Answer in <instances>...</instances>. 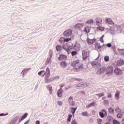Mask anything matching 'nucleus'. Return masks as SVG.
Listing matches in <instances>:
<instances>
[{
    "mask_svg": "<svg viewBox=\"0 0 124 124\" xmlns=\"http://www.w3.org/2000/svg\"><path fill=\"white\" fill-rule=\"evenodd\" d=\"M71 66L77 71L83 69V63L80 62L79 60L74 61L71 63Z\"/></svg>",
    "mask_w": 124,
    "mask_h": 124,
    "instance_id": "f257e3e1",
    "label": "nucleus"
},
{
    "mask_svg": "<svg viewBox=\"0 0 124 124\" xmlns=\"http://www.w3.org/2000/svg\"><path fill=\"white\" fill-rule=\"evenodd\" d=\"M50 76H46L45 77V80L46 84H48L49 83H51L54 80H56V79H60V77L56 76L53 78H49Z\"/></svg>",
    "mask_w": 124,
    "mask_h": 124,
    "instance_id": "f03ea898",
    "label": "nucleus"
},
{
    "mask_svg": "<svg viewBox=\"0 0 124 124\" xmlns=\"http://www.w3.org/2000/svg\"><path fill=\"white\" fill-rule=\"evenodd\" d=\"M90 53L91 51H89L88 49L82 50V59L84 61H86L87 59H88L90 57Z\"/></svg>",
    "mask_w": 124,
    "mask_h": 124,
    "instance_id": "7ed1b4c3",
    "label": "nucleus"
},
{
    "mask_svg": "<svg viewBox=\"0 0 124 124\" xmlns=\"http://www.w3.org/2000/svg\"><path fill=\"white\" fill-rule=\"evenodd\" d=\"M114 72V68H113V66H109L107 68L106 73L107 75L110 76V75H112L113 73Z\"/></svg>",
    "mask_w": 124,
    "mask_h": 124,
    "instance_id": "20e7f679",
    "label": "nucleus"
},
{
    "mask_svg": "<svg viewBox=\"0 0 124 124\" xmlns=\"http://www.w3.org/2000/svg\"><path fill=\"white\" fill-rule=\"evenodd\" d=\"M63 35L65 37H68L69 36H71L72 34V30H67L64 31Z\"/></svg>",
    "mask_w": 124,
    "mask_h": 124,
    "instance_id": "39448f33",
    "label": "nucleus"
},
{
    "mask_svg": "<svg viewBox=\"0 0 124 124\" xmlns=\"http://www.w3.org/2000/svg\"><path fill=\"white\" fill-rule=\"evenodd\" d=\"M99 114L100 117H101V118L103 119L104 117L105 116L106 117L107 116V111H106L105 109H102L101 111H100L99 112Z\"/></svg>",
    "mask_w": 124,
    "mask_h": 124,
    "instance_id": "423d86ee",
    "label": "nucleus"
},
{
    "mask_svg": "<svg viewBox=\"0 0 124 124\" xmlns=\"http://www.w3.org/2000/svg\"><path fill=\"white\" fill-rule=\"evenodd\" d=\"M92 66H93V67H94V68H96V67L97 68H99V67H100V66H101V64H100V63L99 62H92Z\"/></svg>",
    "mask_w": 124,
    "mask_h": 124,
    "instance_id": "0eeeda50",
    "label": "nucleus"
},
{
    "mask_svg": "<svg viewBox=\"0 0 124 124\" xmlns=\"http://www.w3.org/2000/svg\"><path fill=\"white\" fill-rule=\"evenodd\" d=\"M112 30H113L111 32L112 33H115L116 31H117V32H121L122 31V27H121L120 26L118 25L116 27H115Z\"/></svg>",
    "mask_w": 124,
    "mask_h": 124,
    "instance_id": "6e6552de",
    "label": "nucleus"
},
{
    "mask_svg": "<svg viewBox=\"0 0 124 124\" xmlns=\"http://www.w3.org/2000/svg\"><path fill=\"white\" fill-rule=\"evenodd\" d=\"M84 27V24L83 23H78L75 26V29H77L78 30H79L81 31H82V28Z\"/></svg>",
    "mask_w": 124,
    "mask_h": 124,
    "instance_id": "1a4fd4ad",
    "label": "nucleus"
},
{
    "mask_svg": "<svg viewBox=\"0 0 124 124\" xmlns=\"http://www.w3.org/2000/svg\"><path fill=\"white\" fill-rule=\"evenodd\" d=\"M96 24L97 26L102 25V18L101 17H97L95 19Z\"/></svg>",
    "mask_w": 124,
    "mask_h": 124,
    "instance_id": "9d476101",
    "label": "nucleus"
},
{
    "mask_svg": "<svg viewBox=\"0 0 124 124\" xmlns=\"http://www.w3.org/2000/svg\"><path fill=\"white\" fill-rule=\"evenodd\" d=\"M73 50H76V51H79L80 48H81V45L79 43H77L75 44V45L73 46Z\"/></svg>",
    "mask_w": 124,
    "mask_h": 124,
    "instance_id": "9b49d317",
    "label": "nucleus"
},
{
    "mask_svg": "<svg viewBox=\"0 0 124 124\" xmlns=\"http://www.w3.org/2000/svg\"><path fill=\"white\" fill-rule=\"evenodd\" d=\"M114 73H115L116 75H122V74H123V71L119 68H115L114 69Z\"/></svg>",
    "mask_w": 124,
    "mask_h": 124,
    "instance_id": "f8f14e48",
    "label": "nucleus"
},
{
    "mask_svg": "<svg viewBox=\"0 0 124 124\" xmlns=\"http://www.w3.org/2000/svg\"><path fill=\"white\" fill-rule=\"evenodd\" d=\"M68 101H69L70 105H71V106H75V102L73 101V97L70 96L69 98Z\"/></svg>",
    "mask_w": 124,
    "mask_h": 124,
    "instance_id": "ddd939ff",
    "label": "nucleus"
},
{
    "mask_svg": "<svg viewBox=\"0 0 124 124\" xmlns=\"http://www.w3.org/2000/svg\"><path fill=\"white\" fill-rule=\"evenodd\" d=\"M106 70V68L102 67L97 71V74H103V73L105 72Z\"/></svg>",
    "mask_w": 124,
    "mask_h": 124,
    "instance_id": "4468645a",
    "label": "nucleus"
},
{
    "mask_svg": "<svg viewBox=\"0 0 124 124\" xmlns=\"http://www.w3.org/2000/svg\"><path fill=\"white\" fill-rule=\"evenodd\" d=\"M95 39H87V42L89 45H92V44H93L94 42H95Z\"/></svg>",
    "mask_w": 124,
    "mask_h": 124,
    "instance_id": "2eb2a0df",
    "label": "nucleus"
},
{
    "mask_svg": "<svg viewBox=\"0 0 124 124\" xmlns=\"http://www.w3.org/2000/svg\"><path fill=\"white\" fill-rule=\"evenodd\" d=\"M31 68L24 69L22 71L21 74H22L23 76H24L25 74H27V73H28V71L31 70Z\"/></svg>",
    "mask_w": 124,
    "mask_h": 124,
    "instance_id": "dca6fc26",
    "label": "nucleus"
},
{
    "mask_svg": "<svg viewBox=\"0 0 124 124\" xmlns=\"http://www.w3.org/2000/svg\"><path fill=\"white\" fill-rule=\"evenodd\" d=\"M120 91H116L114 96H115V98H116L117 100H119L120 99Z\"/></svg>",
    "mask_w": 124,
    "mask_h": 124,
    "instance_id": "f3484780",
    "label": "nucleus"
},
{
    "mask_svg": "<svg viewBox=\"0 0 124 124\" xmlns=\"http://www.w3.org/2000/svg\"><path fill=\"white\" fill-rule=\"evenodd\" d=\"M106 22L107 24H108L109 25H114V22H113V21H112V19L111 18H107L106 20Z\"/></svg>",
    "mask_w": 124,
    "mask_h": 124,
    "instance_id": "a211bd4d",
    "label": "nucleus"
},
{
    "mask_svg": "<svg viewBox=\"0 0 124 124\" xmlns=\"http://www.w3.org/2000/svg\"><path fill=\"white\" fill-rule=\"evenodd\" d=\"M67 57L66 55H60L59 57H58V60L59 61H62V60H66Z\"/></svg>",
    "mask_w": 124,
    "mask_h": 124,
    "instance_id": "6ab92c4d",
    "label": "nucleus"
},
{
    "mask_svg": "<svg viewBox=\"0 0 124 124\" xmlns=\"http://www.w3.org/2000/svg\"><path fill=\"white\" fill-rule=\"evenodd\" d=\"M88 86H89V84L82 83L78 84L77 85V87H82V88H86V87H88Z\"/></svg>",
    "mask_w": 124,
    "mask_h": 124,
    "instance_id": "aec40b11",
    "label": "nucleus"
},
{
    "mask_svg": "<svg viewBox=\"0 0 124 124\" xmlns=\"http://www.w3.org/2000/svg\"><path fill=\"white\" fill-rule=\"evenodd\" d=\"M117 64L119 66H122L124 65V61L123 60H118L117 61Z\"/></svg>",
    "mask_w": 124,
    "mask_h": 124,
    "instance_id": "412c9836",
    "label": "nucleus"
},
{
    "mask_svg": "<svg viewBox=\"0 0 124 124\" xmlns=\"http://www.w3.org/2000/svg\"><path fill=\"white\" fill-rule=\"evenodd\" d=\"M45 77L50 76V69L49 67L46 68V72L44 73Z\"/></svg>",
    "mask_w": 124,
    "mask_h": 124,
    "instance_id": "4be33fe9",
    "label": "nucleus"
},
{
    "mask_svg": "<svg viewBox=\"0 0 124 124\" xmlns=\"http://www.w3.org/2000/svg\"><path fill=\"white\" fill-rule=\"evenodd\" d=\"M57 94L59 97H62V91L61 89L58 90Z\"/></svg>",
    "mask_w": 124,
    "mask_h": 124,
    "instance_id": "5701e85b",
    "label": "nucleus"
},
{
    "mask_svg": "<svg viewBox=\"0 0 124 124\" xmlns=\"http://www.w3.org/2000/svg\"><path fill=\"white\" fill-rule=\"evenodd\" d=\"M61 66L63 68H65L67 66V63L65 62H61Z\"/></svg>",
    "mask_w": 124,
    "mask_h": 124,
    "instance_id": "b1692460",
    "label": "nucleus"
},
{
    "mask_svg": "<svg viewBox=\"0 0 124 124\" xmlns=\"http://www.w3.org/2000/svg\"><path fill=\"white\" fill-rule=\"evenodd\" d=\"M90 31H91V27H86L84 28L83 31H84V32H86V33H89V32H90Z\"/></svg>",
    "mask_w": 124,
    "mask_h": 124,
    "instance_id": "393cba45",
    "label": "nucleus"
},
{
    "mask_svg": "<svg viewBox=\"0 0 124 124\" xmlns=\"http://www.w3.org/2000/svg\"><path fill=\"white\" fill-rule=\"evenodd\" d=\"M28 117V113H25L22 116L21 119L20 118L19 121V122H21V121H23V120H25V119H26V118H27Z\"/></svg>",
    "mask_w": 124,
    "mask_h": 124,
    "instance_id": "a878e982",
    "label": "nucleus"
},
{
    "mask_svg": "<svg viewBox=\"0 0 124 124\" xmlns=\"http://www.w3.org/2000/svg\"><path fill=\"white\" fill-rule=\"evenodd\" d=\"M69 45L68 44H65L62 46V48L64 49V50H65V51H66L67 52L68 51Z\"/></svg>",
    "mask_w": 124,
    "mask_h": 124,
    "instance_id": "bb28decb",
    "label": "nucleus"
},
{
    "mask_svg": "<svg viewBox=\"0 0 124 124\" xmlns=\"http://www.w3.org/2000/svg\"><path fill=\"white\" fill-rule=\"evenodd\" d=\"M47 90H48V91H49V93L51 94H52V93L53 92V90H52V85H48L47 87H46Z\"/></svg>",
    "mask_w": 124,
    "mask_h": 124,
    "instance_id": "cd10ccee",
    "label": "nucleus"
},
{
    "mask_svg": "<svg viewBox=\"0 0 124 124\" xmlns=\"http://www.w3.org/2000/svg\"><path fill=\"white\" fill-rule=\"evenodd\" d=\"M95 105V102H93L92 103H90L89 105H88L86 108H91V107H93Z\"/></svg>",
    "mask_w": 124,
    "mask_h": 124,
    "instance_id": "c85d7f7f",
    "label": "nucleus"
},
{
    "mask_svg": "<svg viewBox=\"0 0 124 124\" xmlns=\"http://www.w3.org/2000/svg\"><path fill=\"white\" fill-rule=\"evenodd\" d=\"M108 112L110 113V114H111V115H113L114 113H115V110H114V108H108Z\"/></svg>",
    "mask_w": 124,
    "mask_h": 124,
    "instance_id": "c756f323",
    "label": "nucleus"
},
{
    "mask_svg": "<svg viewBox=\"0 0 124 124\" xmlns=\"http://www.w3.org/2000/svg\"><path fill=\"white\" fill-rule=\"evenodd\" d=\"M95 47L96 49H100L101 48V46H100V44L99 43H95Z\"/></svg>",
    "mask_w": 124,
    "mask_h": 124,
    "instance_id": "7c9ffc66",
    "label": "nucleus"
},
{
    "mask_svg": "<svg viewBox=\"0 0 124 124\" xmlns=\"http://www.w3.org/2000/svg\"><path fill=\"white\" fill-rule=\"evenodd\" d=\"M71 112L73 114V115H74V114H75V112H76V110H77V108H73L72 107L71 108Z\"/></svg>",
    "mask_w": 124,
    "mask_h": 124,
    "instance_id": "2f4dec72",
    "label": "nucleus"
},
{
    "mask_svg": "<svg viewBox=\"0 0 124 124\" xmlns=\"http://www.w3.org/2000/svg\"><path fill=\"white\" fill-rule=\"evenodd\" d=\"M56 48V50H57V51H58V52H61V51H62V46H57Z\"/></svg>",
    "mask_w": 124,
    "mask_h": 124,
    "instance_id": "473e14b6",
    "label": "nucleus"
},
{
    "mask_svg": "<svg viewBox=\"0 0 124 124\" xmlns=\"http://www.w3.org/2000/svg\"><path fill=\"white\" fill-rule=\"evenodd\" d=\"M96 95H97V96H98V97H101L102 96H104V95H105V94L103 93H102L96 94Z\"/></svg>",
    "mask_w": 124,
    "mask_h": 124,
    "instance_id": "72a5a7b5",
    "label": "nucleus"
},
{
    "mask_svg": "<svg viewBox=\"0 0 124 124\" xmlns=\"http://www.w3.org/2000/svg\"><path fill=\"white\" fill-rule=\"evenodd\" d=\"M86 24H90L91 25H93V20L90 19V20L87 21Z\"/></svg>",
    "mask_w": 124,
    "mask_h": 124,
    "instance_id": "f704fd0d",
    "label": "nucleus"
},
{
    "mask_svg": "<svg viewBox=\"0 0 124 124\" xmlns=\"http://www.w3.org/2000/svg\"><path fill=\"white\" fill-rule=\"evenodd\" d=\"M117 117L118 118V119H122V118H123V114L122 113L119 112L117 114Z\"/></svg>",
    "mask_w": 124,
    "mask_h": 124,
    "instance_id": "c9c22d12",
    "label": "nucleus"
},
{
    "mask_svg": "<svg viewBox=\"0 0 124 124\" xmlns=\"http://www.w3.org/2000/svg\"><path fill=\"white\" fill-rule=\"evenodd\" d=\"M72 50H73V46H72L69 45L68 46V51H67V52L68 53L69 51H72Z\"/></svg>",
    "mask_w": 124,
    "mask_h": 124,
    "instance_id": "e433bc0d",
    "label": "nucleus"
},
{
    "mask_svg": "<svg viewBox=\"0 0 124 124\" xmlns=\"http://www.w3.org/2000/svg\"><path fill=\"white\" fill-rule=\"evenodd\" d=\"M59 42H61V43H63L65 42V38L64 37H61L59 39Z\"/></svg>",
    "mask_w": 124,
    "mask_h": 124,
    "instance_id": "4c0bfd02",
    "label": "nucleus"
},
{
    "mask_svg": "<svg viewBox=\"0 0 124 124\" xmlns=\"http://www.w3.org/2000/svg\"><path fill=\"white\" fill-rule=\"evenodd\" d=\"M118 52L120 53V54H122L123 55V56H124V49H118Z\"/></svg>",
    "mask_w": 124,
    "mask_h": 124,
    "instance_id": "58836bf2",
    "label": "nucleus"
},
{
    "mask_svg": "<svg viewBox=\"0 0 124 124\" xmlns=\"http://www.w3.org/2000/svg\"><path fill=\"white\" fill-rule=\"evenodd\" d=\"M107 120L108 122H112L113 121V117L112 116H108Z\"/></svg>",
    "mask_w": 124,
    "mask_h": 124,
    "instance_id": "ea45409f",
    "label": "nucleus"
},
{
    "mask_svg": "<svg viewBox=\"0 0 124 124\" xmlns=\"http://www.w3.org/2000/svg\"><path fill=\"white\" fill-rule=\"evenodd\" d=\"M81 115L82 116H84L85 117L88 116V111L82 112L81 113Z\"/></svg>",
    "mask_w": 124,
    "mask_h": 124,
    "instance_id": "a19ab883",
    "label": "nucleus"
},
{
    "mask_svg": "<svg viewBox=\"0 0 124 124\" xmlns=\"http://www.w3.org/2000/svg\"><path fill=\"white\" fill-rule=\"evenodd\" d=\"M105 62H109V57L108 56H105L104 57Z\"/></svg>",
    "mask_w": 124,
    "mask_h": 124,
    "instance_id": "79ce46f5",
    "label": "nucleus"
},
{
    "mask_svg": "<svg viewBox=\"0 0 124 124\" xmlns=\"http://www.w3.org/2000/svg\"><path fill=\"white\" fill-rule=\"evenodd\" d=\"M51 59H52V57H51V56H49V57H48V58L47 59V60H46L47 62H48V63H50L52 62H51Z\"/></svg>",
    "mask_w": 124,
    "mask_h": 124,
    "instance_id": "37998d69",
    "label": "nucleus"
},
{
    "mask_svg": "<svg viewBox=\"0 0 124 124\" xmlns=\"http://www.w3.org/2000/svg\"><path fill=\"white\" fill-rule=\"evenodd\" d=\"M71 55L73 57L74 56H76V55H77V51H73L71 52Z\"/></svg>",
    "mask_w": 124,
    "mask_h": 124,
    "instance_id": "c03bdc74",
    "label": "nucleus"
},
{
    "mask_svg": "<svg viewBox=\"0 0 124 124\" xmlns=\"http://www.w3.org/2000/svg\"><path fill=\"white\" fill-rule=\"evenodd\" d=\"M72 118V115L71 114L69 115L68 118L67 119L68 122H71Z\"/></svg>",
    "mask_w": 124,
    "mask_h": 124,
    "instance_id": "a18cd8bd",
    "label": "nucleus"
},
{
    "mask_svg": "<svg viewBox=\"0 0 124 124\" xmlns=\"http://www.w3.org/2000/svg\"><path fill=\"white\" fill-rule=\"evenodd\" d=\"M49 56L50 57H52L53 56V51L52 50V49L49 50Z\"/></svg>",
    "mask_w": 124,
    "mask_h": 124,
    "instance_id": "49530a36",
    "label": "nucleus"
},
{
    "mask_svg": "<svg viewBox=\"0 0 124 124\" xmlns=\"http://www.w3.org/2000/svg\"><path fill=\"white\" fill-rule=\"evenodd\" d=\"M108 103H109V102L108 101V100H105L104 101V104L106 105V106L108 105Z\"/></svg>",
    "mask_w": 124,
    "mask_h": 124,
    "instance_id": "de8ad7c7",
    "label": "nucleus"
},
{
    "mask_svg": "<svg viewBox=\"0 0 124 124\" xmlns=\"http://www.w3.org/2000/svg\"><path fill=\"white\" fill-rule=\"evenodd\" d=\"M98 30L99 31H104V28L99 27L97 28Z\"/></svg>",
    "mask_w": 124,
    "mask_h": 124,
    "instance_id": "09e8293b",
    "label": "nucleus"
},
{
    "mask_svg": "<svg viewBox=\"0 0 124 124\" xmlns=\"http://www.w3.org/2000/svg\"><path fill=\"white\" fill-rule=\"evenodd\" d=\"M8 113H0V117H3L4 116H7L8 115Z\"/></svg>",
    "mask_w": 124,
    "mask_h": 124,
    "instance_id": "8fccbe9b",
    "label": "nucleus"
},
{
    "mask_svg": "<svg viewBox=\"0 0 124 124\" xmlns=\"http://www.w3.org/2000/svg\"><path fill=\"white\" fill-rule=\"evenodd\" d=\"M71 40V37L65 38V42H68V41H70Z\"/></svg>",
    "mask_w": 124,
    "mask_h": 124,
    "instance_id": "3c124183",
    "label": "nucleus"
},
{
    "mask_svg": "<svg viewBox=\"0 0 124 124\" xmlns=\"http://www.w3.org/2000/svg\"><path fill=\"white\" fill-rule=\"evenodd\" d=\"M113 124H120V122L116 120H114L113 121Z\"/></svg>",
    "mask_w": 124,
    "mask_h": 124,
    "instance_id": "603ef678",
    "label": "nucleus"
},
{
    "mask_svg": "<svg viewBox=\"0 0 124 124\" xmlns=\"http://www.w3.org/2000/svg\"><path fill=\"white\" fill-rule=\"evenodd\" d=\"M107 46L108 47V48H111V47H112V44H111V43H108L107 44Z\"/></svg>",
    "mask_w": 124,
    "mask_h": 124,
    "instance_id": "864d4df0",
    "label": "nucleus"
},
{
    "mask_svg": "<svg viewBox=\"0 0 124 124\" xmlns=\"http://www.w3.org/2000/svg\"><path fill=\"white\" fill-rule=\"evenodd\" d=\"M108 98H112V94L110 93H108Z\"/></svg>",
    "mask_w": 124,
    "mask_h": 124,
    "instance_id": "5fc2aeb1",
    "label": "nucleus"
},
{
    "mask_svg": "<svg viewBox=\"0 0 124 124\" xmlns=\"http://www.w3.org/2000/svg\"><path fill=\"white\" fill-rule=\"evenodd\" d=\"M71 124H78V123H77V122H76V120H75V119H74L71 123Z\"/></svg>",
    "mask_w": 124,
    "mask_h": 124,
    "instance_id": "6e6d98bb",
    "label": "nucleus"
},
{
    "mask_svg": "<svg viewBox=\"0 0 124 124\" xmlns=\"http://www.w3.org/2000/svg\"><path fill=\"white\" fill-rule=\"evenodd\" d=\"M58 105H60V106H62V102L58 101Z\"/></svg>",
    "mask_w": 124,
    "mask_h": 124,
    "instance_id": "4d7b16f0",
    "label": "nucleus"
},
{
    "mask_svg": "<svg viewBox=\"0 0 124 124\" xmlns=\"http://www.w3.org/2000/svg\"><path fill=\"white\" fill-rule=\"evenodd\" d=\"M98 123H102L103 120L101 119H99L97 120Z\"/></svg>",
    "mask_w": 124,
    "mask_h": 124,
    "instance_id": "13d9d810",
    "label": "nucleus"
},
{
    "mask_svg": "<svg viewBox=\"0 0 124 124\" xmlns=\"http://www.w3.org/2000/svg\"><path fill=\"white\" fill-rule=\"evenodd\" d=\"M120 110V108L119 107H117L115 108V112H117V111H119Z\"/></svg>",
    "mask_w": 124,
    "mask_h": 124,
    "instance_id": "bf43d9fd",
    "label": "nucleus"
},
{
    "mask_svg": "<svg viewBox=\"0 0 124 124\" xmlns=\"http://www.w3.org/2000/svg\"><path fill=\"white\" fill-rule=\"evenodd\" d=\"M30 123V119L27 120L24 124H29Z\"/></svg>",
    "mask_w": 124,
    "mask_h": 124,
    "instance_id": "052dcab7",
    "label": "nucleus"
},
{
    "mask_svg": "<svg viewBox=\"0 0 124 124\" xmlns=\"http://www.w3.org/2000/svg\"><path fill=\"white\" fill-rule=\"evenodd\" d=\"M42 74V72H41V71L38 73V75H39V76H41Z\"/></svg>",
    "mask_w": 124,
    "mask_h": 124,
    "instance_id": "680f3d73",
    "label": "nucleus"
},
{
    "mask_svg": "<svg viewBox=\"0 0 124 124\" xmlns=\"http://www.w3.org/2000/svg\"><path fill=\"white\" fill-rule=\"evenodd\" d=\"M106 47H107V45H103L102 48H105V49H106Z\"/></svg>",
    "mask_w": 124,
    "mask_h": 124,
    "instance_id": "e2e57ef3",
    "label": "nucleus"
},
{
    "mask_svg": "<svg viewBox=\"0 0 124 124\" xmlns=\"http://www.w3.org/2000/svg\"><path fill=\"white\" fill-rule=\"evenodd\" d=\"M100 41H101V42H102V43H103V42H104V41L103 40V38H102L100 37Z\"/></svg>",
    "mask_w": 124,
    "mask_h": 124,
    "instance_id": "0e129e2a",
    "label": "nucleus"
},
{
    "mask_svg": "<svg viewBox=\"0 0 124 124\" xmlns=\"http://www.w3.org/2000/svg\"><path fill=\"white\" fill-rule=\"evenodd\" d=\"M35 124H40V121L37 120L36 121Z\"/></svg>",
    "mask_w": 124,
    "mask_h": 124,
    "instance_id": "69168bd1",
    "label": "nucleus"
},
{
    "mask_svg": "<svg viewBox=\"0 0 124 124\" xmlns=\"http://www.w3.org/2000/svg\"><path fill=\"white\" fill-rule=\"evenodd\" d=\"M80 93H83V94H85V92L82 91H80Z\"/></svg>",
    "mask_w": 124,
    "mask_h": 124,
    "instance_id": "338daca9",
    "label": "nucleus"
},
{
    "mask_svg": "<svg viewBox=\"0 0 124 124\" xmlns=\"http://www.w3.org/2000/svg\"><path fill=\"white\" fill-rule=\"evenodd\" d=\"M63 88V85H61L60 89L62 90V88Z\"/></svg>",
    "mask_w": 124,
    "mask_h": 124,
    "instance_id": "774afa93",
    "label": "nucleus"
}]
</instances>
